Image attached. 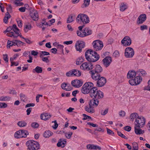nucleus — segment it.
Here are the masks:
<instances>
[{
    "instance_id": "nucleus-45",
    "label": "nucleus",
    "mask_w": 150,
    "mask_h": 150,
    "mask_svg": "<svg viewBox=\"0 0 150 150\" xmlns=\"http://www.w3.org/2000/svg\"><path fill=\"white\" fill-rule=\"evenodd\" d=\"M20 130L16 132L14 134V137L16 138H21V133Z\"/></svg>"
},
{
    "instance_id": "nucleus-55",
    "label": "nucleus",
    "mask_w": 150,
    "mask_h": 150,
    "mask_svg": "<svg viewBox=\"0 0 150 150\" xmlns=\"http://www.w3.org/2000/svg\"><path fill=\"white\" fill-rule=\"evenodd\" d=\"M20 37L21 38L24 39L25 40V41L26 42V43H28V44H30L31 43V42L30 40L29 39H26V38H24L22 36V35H20Z\"/></svg>"
},
{
    "instance_id": "nucleus-64",
    "label": "nucleus",
    "mask_w": 150,
    "mask_h": 150,
    "mask_svg": "<svg viewBox=\"0 0 150 150\" xmlns=\"http://www.w3.org/2000/svg\"><path fill=\"white\" fill-rule=\"evenodd\" d=\"M131 129V127L129 126H126L124 127V129L126 131L129 132L130 131Z\"/></svg>"
},
{
    "instance_id": "nucleus-62",
    "label": "nucleus",
    "mask_w": 150,
    "mask_h": 150,
    "mask_svg": "<svg viewBox=\"0 0 150 150\" xmlns=\"http://www.w3.org/2000/svg\"><path fill=\"white\" fill-rule=\"evenodd\" d=\"M119 114L120 116L123 117L125 116L126 113L124 111L121 110L119 112Z\"/></svg>"
},
{
    "instance_id": "nucleus-27",
    "label": "nucleus",
    "mask_w": 150,
    "mask_h": 150,
    "mask_svg": "<svg viewBox=\"0 0 150 150\" xmlns=\"http://www.w3.org/2000/svg\"><path fill=\"white\" fill-rule=\"evenodd\" d=\"M12 27V30L14 31L15 34L17 35V36H20V35H21L19 34L20 33L19 30L17 28L16 25L13 24Z\"/></svg>"
},
{
    "instance_id": "nucleus-56",
    "label": "nucleus",
    "mask_w": 150,
    "mask_h": 150,
    "mask_svg": "<svg viewBox=\"0 0 150 150\" xmlns=\"http://www.w3.org/2000/svg\"><path fill=\"white\" fill-rule=\"evenodd\" d=\"M108 109L107 108L104 111L101 110L100 112V114L103 115H104L108 112Z\"/></svg>"
},
{
    "instance_id": "nucleus-43",
    "label": "nucleus",
    "mask_w": 150,
    "mask_h": 150,
    "mask_svg": "<svg viewBox=\"0 0 150 150\" xmlns=\"http://www.w3.org/2000/svg\"><path fill=\"white\" fill-rule=\"evenodd\" d=\"M74 20V18H73V17L71 15H70L69 16L68 18H67V23H70L73 22Z\"/></svg>"
},
{
    "instance_id": "nucleus-14",
    "label": "nucleus",
    "mask_w": 150,
    "mask_h": 150,
    "mask_svg": "<svg viewBox=\"0 0 150 150\" xmlns=\"http://www.w3.org/2000/svg\"><path fill=\"white\" fill-rule=\"evenodd\" d=\"M106 82V79L103 77H101L97 80L96 82V85L98 87H101L103 86Z\"/></svg>"
},
{
    "instance_id": "nucleus-18",
    "label": "nucleus",
    "mask_w": 150,
    "mask_h": 150,
    "mask_svg": "<svg viewBox=\"0 0 150 150\" xmlns=\"http://www.w3.org/2000/svg\"><path fill=\"white\" fill-rule=\"evenodd\" d=\"M146 15L143 14L141 15L138 18L137 23L138 24L142 23L146 19Z\"/></svg>"
},
{
    "instance_id": "nucleus-37",
    "label": "nucleus",
    "mask_w": 150,
    "mask_h": 150,
    "mask_svg": "<svg viewBox=\"0 0 150 150\" xmlns=\"http://www.w3.org/2000/svg\"><path fill=\"white\" fill-rule=\"evenodd\" d=\"M139 117L137 113H132L130 116V117L132 121H133L134 119L135 120L136 118Z\"/></svg>"
},
{
    "instance_id": "nucleus-19",
    "label": "nucleus",
    "mask_w": 150,
    "mask_h": 150,
    "mask_svg": "<svg viewBox=\"0 0 150 150\" xmlns=\"http://www.w3.org/2000/svg\"><path fill=\"white\" fill-rule=\"evenodd\" d=\"M86 148L90 150H100L101 148L98 145H96L94 144H88L86 146Z\"/></svg>"
},
{
    "instance_id": "nucleus-32",
    "label": "nucleus",
    "mask_w": 150,
    "mask_h": 150,
    "mask_svg": "<svg viewBox=\"0 0 150 150\" xmlns=\"http://www.w3.org/2000/svg\"><path fill=\"white\" fill-rule=\"evenodd\" d=\"M11 16L9 13L7 12L5 14V16L4 18V22L6 23H7L8 22V20L10 18Z\"/></svg>"
},
{
    "instance_id": "nucleus-24",
    "label": "nucleus",
    "mask_w": 150,
    "mask_h": 150,
    "mask_svg": "<svg viewBox=\"0 0 150 150\" xmlns=\"http://www.w3.org/2000/svg\"><path fill=\"white\" fill-rule=\"evenodd\" d=\"M136 72L134 71H129L127 73V77L128 79H131L135 77Z\"/></svg>"
},
{
    "instance_id": "nucleus-54",
    "label": "nucleus",
    "mask_w": 150,
    "mask_h": 150,
    "mask_svg": "<svg viewBox=\"0 0 150 150\" xmlns=\"http://www.w3.org/2000/svg\"><path fill=\"white\" fill-rule=\"evenodd\" d=\"M13 1L14 4L16 5L17 6H21L23 5V2H18L14 1V0H13Z\"/></svg>"
},
{
    "instance_id": "nucleus-4",
    "label": "nucleus",
    "mask_w": 150,
    "mask_h": 150,
    "mask_svg": "<svg viewBox=\"0 0 150 150\" xmlns=\"http://www.w3.org/2000/svg\"><path fill=\"white\" fill-rule=\"evenodd\" d=\"M78 23H82L83 24H86L90 22L88 16L85 14L80 13L78 15L76 18Z\"/></svg>"
},
{
    "instance_id": "nucleus-60",
    "label": "nucleus",
    "mask_w": 150,
    "mask_h": 150,
    "mask_svg": "<svg viewBox=\"0 0 150 150\" xmlns=\"http://www.w3.org/2000/svg\"><path fill=\"white\" fill-rule=\"evenodd\" d=\"M31 127L33 128H36L38 127V123L37 122H33L31 125Z\"/></svg>"
},
{
    "instance_id": "nucleus-8",
    "label": "nucleus",
    "mask_w": 150,
    "mask_h": 150,
    "mask_svg": "<svg viewBox=\"0 0 150 150\" xmlns=\"http://www.w3.org/2000/svg\"><path fill=\"white\" fill-rule=\"evenodd\" d=\"M142 80V78L140 76H137L134 79L130 80L129 82V83L132 86L137 85L139 84Z\"/></svg>"
},
{
    "instance_id": "nucleus-22",
    "label": "nucleus",
    "mask_w": 150,
    "mask_h": 150,
    "mask_svg": "<svg viewBox=\"0 0 150 150\" xmlns=\"http://www.w3.org/2000/svg\"><path fill=\"white\" fill-rule=\"evenodd\" d=\"M31 18L33 20L35 21L38 20V12L36 11H33L30 14Z\"/></svg>"
},
{
    "instance_id": "nucleus-63",
    "label": "nucleus",
    "mask_w": 150,
    "mask_h": 150,
    "mask_svg": "<svg viewBox=\"0 0 150 150\" xmlns=\"http://www.w3.org/2000/svg\"><path fill=\"white\" fill-rule=\"evenodd\" d=\"M17 22L18 26L20 28L22 27L23 25L22 21L21 20L17 21Z\"/></svg>"
},
{
    "instance_id": "nucleus-12",
    "label": "nucleus",
    "mask_w": 150,
    "mask_h": 150,
    "mask_svg": "<svg viewBox=\"0 0 150 150\" xmlns=\"http://www.w3.org/2000/svg\"><path fill=\"white\" fill-rule=\"evenodd\" d=\"M121 43L124 46H129L131 44V40L129 37L125 36L121 41Z\"/></svg>"
},
{
    "instance_id": "nucleus-17",
    "label": "nucleus",
    "mask_w": 150,
    "mask_h": 150,
    "mask_svg": "<svg viewBox=\"0 0 150 150\" xmlns=\"http://www.w3.org/2000/svg\"><path fill=\"white\" fill-rule=\"evenodd\" d=\"M99 101L96 99L93 98V99L90 100L88 104L90 106H92L93 108L97 106L98 104Z\"/></svg>"
},
{
    "instance_id": "nucleus-41",
    "label": "nucleus",
    "mask_w": 150,
    "mask_h": 150,
    "mask_svg": "<svg viewBox=\"0 0 150 150\" xmlns=\"http://www.w3.org/2000/svg\"><path fill=\"white\" fill-rule=\"evenodd\" d=\"M90 0H84V3L82 5V8H86L89 4Z\"/></svg>"
},
{
    "instance_id": "nucleus-2",
    "label": "nucleus",
    "mask_w": 150,
    "mask_h": 150,
    "mask_svg": "<svg viewBox=\"0 0 150 150\" xmlns=\"http://www.w3.org/2000/svg\"><path fill=\"white\" fill-rule=\"evenodd\" d=\"M95 87H93V84L91 82H88L85 83L82 87L81 89V93L86 94L89 93L91 96V91L94 89Z\"/></svg>"
},
{
    "instance_id": "nucleus-35",
    "label": "nucleus",
    "mask_w": 150,
    "mask_h": 150,
    "mask_svg": "<svg viewBox=\"0 0 150 150\" xmlns=\"http://www.w3.org/2000/svg\"><path fill=\"white\" fill-rule=\"evenodd\" d=\"M6 35L8 37H13L14 38H16L18 36L13 32H8L7 33Z\"/></svg>"
},
{
    "instance_id": "nucleus-10",
    "label": "nucleus",
    "mask_w": 150,
    "mask_h": 150,
    "mask_svg": "<svg viewBox=\"0 0 150 150\" xmlns=\"http://www.w3.org/2000/svg\"><path fill=\"white\" fill-rule=\"evenodd\" d=\"M80 68L83 70L89 71L93 69V65L91 62H85L81 65Z\"/></svg>"
},
{
    "instance_id": "nucleus-39",
    "label": "nucleus",
    "mask_w": 150,
    "mask_h": 150,
    "mask_svg": "<svg viewBox=\"0 0 150 150\" xmlns=\"http://www.w3.org/2000/svg\"><path fill=\"white\" fill-rule=\"evenodd\" d=\"M11 98L8 96H2L0 97V100L2 101H6L9 100Z\"/></svg>"
},
{
    "instance_id": "nucleus-51",
    "label": "nucleus",
    "mask_w": 150,
    "mask_h": 150,
    "mask_svg": "<svg viewBox=\"0 0 150 150\" xmlns=\"http://www.w3.org/2000/svg\"><path fill=\"white\" fill-rule=\"evenodd\" d=\"M83 116L84 117L82 118V120H85L87 119H91V117L85 114H83Z\"/></svg>"
},
{
    "instance_id": "nucleus-59",
    "label": "nucleus",
    "mask_w": 150,
    "mask_h": 150,
    "mask_svg": "<svg viewBox=\"0 0 150 150\" xmlns=\"http://www.w3.org/2000/svg\"><path fill=\"white\" fill-rule=\"evenodd\" d=\"M20 96L21 100L24 102L25 101V95L23 93H21L20 95Z\"/></svg>"
},
{
    "instance_id": "nucleus-48",
    "label": "nucleus",
    "mask_w": 150,
    "mask_h": 150,
    "mask_svg": "<svg viewBox=\"0 0 150 150\" xmlns=\"http://www.w3.org/2000/svg\"><path fill=\"white\" fill-rule=\"evenodd\" d=\"M120 55L119 53L118 50H116L113 54V56L115 57H118Z\"/></svg>"
},
{
    "instance_id": "nucleus-26",
    "label": "nucleus",
    "mask_w": 150,
    "mask_h": 150,
    "mask_svg": "<svg viewBox=\"0 0 150 150\" xmlns=\"http://www.w3.org/2000/svg\"><path fill=\"white\" fill-rule=\"evenodd\" d=\"M84 109L86 111L90 113H94L95 112L93 108L89 105L85 106Z\"/></svg>"
},
{
    "instance_id": "nucleus-31",
    "label": "nucleus",
    "mask_w": 150,
    "mask_h": 150,
    "mask_svg": "<svg viewBox=\"0 0 150 150\" xmlns=\"http://www.w3.org/2000/svg\"><path fill=\"white\" fill-rule=\"evenodd\" d=\"M20 133H21V137H26L27 135L29 134L28 132L25 130H20Z\"/></svg>"
},
{
    "instance_id": "nucleus-47",
    "label": "nucleus",
    "mask_w": 150,
    "mask_h": 150,
    "mask_svg": "<svg viewBox=\"0 0 150 150\" xmlns=\"http://www.w3.org/2000/svg\"><path fill=\"white\" fill-rule=\"evenodd\" d=\"M73 133L72 132H70L68 133L64 132L65 136L68 139H70Z\"/></svg>"
},
{
    "instance_id": "nucleus-5",
    "label": "nucleus",
    "mask_w": 150,
    "mask_h": 150,
    "mask_svg": "<svg viewBox=\"0 0 150 150\" xmlns=\"http://www.w3.org/2000/svg\"><path fill=\"white\" fill-rule=\"evenodd\" d=\"M26 145L28 150H38V143L33 140H29L26 142Z\"/></svg>"
},
{
    "instance_id": "nucleus-11",
    "label": "nucleus",
    "mask_w": 150,
    "mask_h": 150,
    "mask_svg": "<svg viewBox=\"0 0 150 150\" xmlns=\"http://www.w3.org/2000/svg\"><path fill=\"white\" fill-rule=\"evenodd\" d=\"M93 47L96 51L101 50L103 47V42L99 40H96L93 42Z\"/></svg>"
},
{
    "instance_id": "nucleus-52",
    "label": "nucleus",
    "mask_w": 150,
    "mask_h": 150,
    "mask_svg": "<svg viewBox=\"0 0 150 150\" xmlns=\"http://www.w3.org/2000/svg\"><path fill=\"white\" fill-rule=\"evenodd\" d=\"M17 42L16 43V45L18 46H20L21 45H23L25 43L24 42H22L20 40H17Z\"/></svg>"
},
{
    "instance_id": "nucleus-57",
    "label": "nucleus",
    "mask_w": 150,
    "mask_h": 150,
    "mask_svg": "<svg viewBox=\"0 0 150 150\" xmlns=\"http://www.w3.org/2000/svg\"><path fill=\"white\" fill-rule=\"evenodd\" d=\"M107 131L108 134L112 135V136L114 135V132L112 131L110 129L107 128Z\"/></svg>"
},
{
    "instance_id": "nucleus-9",
    "label": "nucleus",
    "mask_w": 150,
    "mask_h": 150,
    "mask_svg": "<svg viewBox=\"0 0 150 150\" xmlns=\"http://www.w3.org/2000/svg\"><path fill=\"white\" fill-rule=\"evenodd\" d=\"M134 55L133 49L131 47H127L125 48V56L127 58H132Z\"/></svg>"
},
{
    "instance_id": "nucleus-33",
    "label": "nucleus",
    "mask_w": 150,
    "mask_h": 150,
    "mask_svg": "<svg viewBox=\"0 0 150 150\" xmlns=\"http://www.w3.org/2000/svg\"><path fill=\"white\" fill-rule=\"evenodd\" d=\"M52 132L50 131H46L44 133V136L45 138H49L52 136Z\"/></svg>"
},
{
    "instance_id": "nucleus-30",
    "label": "nucleus",
    "mask_w": 150,
    "mask_h": 150,
    "mask_svg": "<svg viewBox=\"0 0 150 150\" xmlns=\"http://www.w3.org/2000/svg\"><path fill=\"white\" fill-rule=\"evenodd\" d=\"M83 30L85 36L89 35L92 33V30L89 28H86Z\"/></svg>"
},
{
    "instance_id": "nucleus-40",
    "label": "nucleus",
    "mask_w": 150,
    "mask_h": 150,
    "mask_svg": "<svg viewBox=\"0 0 150 150\" xmlns=\"http://www.w3.org/2000/svg\"><path fill=\"white\" fill-rule=\"evenodd\" d=\"M76 33L78 36L81 37H83L85 36L84 30L81 31L77 30L76 32Z\"/></svg>"
},
{
    "instance_id": "nucleus-61",
    "label": "nucleus",
    "mask_w": 150,
    "mask_h": 150,
    "mask_svg": "<svg viewBox=\"0 0 150 150\" xmlns=\"http://www.w3.org/2000/svg\"><path fill=\"white\" fill-rule=\"evenodd\" d=\"M13 44L12 41L8 40L7 43V47L8 48V47L9 48H10V47L13 46Z\"/></svg>"
},
{
    "instance_id": "nucleus-46",
    "label": "nucleus",
    "mask_w": 150,
    "mask_h": 150,
    "mask_svg": "<svg viewBox=\"0 0 150 150\" xmlns=\"http://www.w3.org/2000/svg\"><path fill=\"white\" fill-rule=\"evenodd\" d=\"M74 74L73 69L67 72L66 75L69 77L74 76Z\"/></svg>"
},
{
    "instance_id": "nucleus-44",
    "label": "nucleus",
    "mask_w": 150,
    "mask_h": 150,
    "mask_svg": "<svg viewBox=\"0 0 150 150\" xmlns=\"http://www.w3.org/2000/svg\"><path fill=\"white\" fill-rule=\"evenodd\" d=\"M139 72L143 76H145L147 74L145 70L141 69H139L137 71V73Z\"/></svg>"
},
{
    "instance_id": "nucleus-23",
    "label": "nucleus",
    "mask_w": 150,
    "mask_h": 150,
    "mask_svg": "<svg viewBox=\"0 0 150 150\" xmlns=\"http://www.w3.org/2000/svg\"><path fill=\"white\" fill-rule=\"evenodd\" d=\"M103 70L101 67L100 65L98 64L96 66L94 69L91 71L96 72L97 73H100Z\"/></svg>"
},
{
    "instance_id": "nucleus-15",
    "label": "nucleus",
    "mask_w": 150,
    "mask_h": 150,
    "mask_svg": "<svg viewBox=\"0 0 150 150\" xmlns=\"http://www.w3.org/2000/svg\"><path fill=\"white\" fill-rule=\"evenodd\" d=\"M103 64L106 67H108L112 62V59L110 57H107L103 60Z\"/></svg>"
},
{
    "instance_id": "nucleus-7",
    "label": "nucleus",
    "mask_w": 150,
    "mask_h": 150,
    "mask_svg": "<svg viewBox=\"0 0 150 150\" xmlns=\"http://www.w3.org/2000/svg\"><path fill=\"white\" fill-rule=\"evenodd\" d=\"M50 55V53L46 51H40L39 52L40 57L43 62L46 63L49 62L50 60L48 59V58L49 57H45V56Z\"/></svg>"
},
{
    "instance_id": "nucleus-34",
    "label": "nucleus",
    "mask_w": 150,
    "mask_h": 150,
    "mask_svg": "<svg viewBox=\"0 0 150 150\" xmlns=\"http://www.w3.org/2000/svg\"><path fill=\"white\" fill-rule=\"evenodd\" d=\"M66 142L65 141H64L63 142L62 140H61V139L59 140V141L57 144V146L58 147H63L65 146V144H66Z\"/></svg>"
},
{
    "instance_id": "nucleus-53",
    "label": "nucleus",
    "mask_w": 150,
    "mask_h": 150,
    "mask_svg": "<svg viewBox=\"0 0 150 150\" xmlns=\"http://www.w3.org/2000/svg\"><path fill=\"white\" fill-rule=\"evenodd\" d=\"M57 48L59 49L60 50L61 52H63V47L64 46L63 45H57Z\"/></svg>"
},
{
    "instance_id": "nucleus-1",
    "label": "nucleus",
    "mask_w": 150,
    "mask_h": 150,
    "mask_svg": "<svg viewBox=\"0 0 150 150\" xmlns=\"http://www.w3.org/2000/svg\"><path fill=\"white\" fill-rule=\"evenodd\" d=\"M86 58L90 62H95L97 61L100 58V56L97 52L92 50H88L85 53Z\"/></svg>"
},
{
    "instance_id": "nucleus-25",
    "label": "nucleus",
    "mask_w": 150,
    "mask_h": 150,
    "mask_svg": "<svg viewBox=\"0 0 150 150\" xmlns=\"http://www.w3.org/2000/svg\"><path fill=\"white\" fill-rule=\"evenodd\" d=\"M51 116L50 113H43L41 114L40 118L42 120H46L50 118Z\"/></svg>"
},
{
    "instance_id": "nucleus-20",
    "label": "nucleus",
    "mask_w": 150,
    "mask_h": 150,
    "mask_svg": "<svg viewBox=\"0 0 150 150\" xmlns=\"http://www.w3.org/2000/svg\"><path fill=\"white\" fill-rule=\"evenodd\" d=\"M61 87L66 91H70L72 89V88L69 83H63L61 84Z\"/></svg>"
},
{
    "instance_id": "nucleus-50",
    "label": "nucleus",
    "mask_w": 150,
    "mask_h": 150,
    "mask_svg": "<svg viewBox=\"0 0 150 150\" xmlns=\"http://www.w3.org/2000/svg\"><path fill=\"white\" fill-rule=\"evenodd\" d=\"M148 85L144 87V90L150 91V79L148 81Z\"/></svg>"
},
{
    "instance_id": "nucleus-38",
    "label": "nucleus",
    "mask_w": 150,
    "mask_h": 150,
    "mask_svg": "<svg viewBox=\"0 0 150 150\" xmlns=\"http://www.w3.org/2000/svg\"><path fill=\"white\" fill-rule=\"evenodd\" d=\"M17 125L20 127H23L27 125V123L24 121H20L18 122Z\"/></svg>"
},
{
    "instance_id": "nucleus-58",
    "label": "nucleus",
    "mask_w": 150,
    "mask_h": 150,
    "mask_svg": "<svg viewBox=\"0 0 150 150\" xmlns=\"http://www.w3.org/2000/svg\"><path fill=\"white\" fill-rule=\"evenodd\" d=\"M3 58L4 60L6 62L8 61V57L7 54H5L3 55Z\"/></svg>"
},
{
    "instance_id": "nucleus-16",
    "label": "nucleus",
    "mask_w": 150,
    "mask_h": 150,
    "mask_svg": "<svg viewBox=\"0 0 150 150\" xmlns=\"http://www.w3.org/2000/svg\"><path fill=\"white\" fill-rule=\"evenodd\" d=\"M71 84L75 87L79 88L82 85L83 81L81 80H75L71 81Z\"/></svg>"
},
{
    "instance_id": "nucleus-3",
    "label": "nucleus",
    "mask_w": 150,
    "mask_h": 150,
    "mask_svg": "<svg viewBox=\"0 0 150 150\" xmlns=\"http://www.w3.org/2000/svg\"><path fill=\"white\" fill-rule=\"evenodd\" d=\"M91 97L95 99H102L103 98L104 93L100 90H98L96 88H94L91 94Z\"/></svg>"
},
{
    "instance_id": "nucleus-36",
    "label": "nucleus",
    "mask_w": 150,
    "mask_h": 150,
    "mask_svg": "<svg viewBox=\"0 0 150 150\" xmlns=\"http://www.w3.org/2000/svg\"><path fill=\"white\" fill-rule=\"evenodd\" d=\"M31 28V25L29 23L28 25H24V30L25 33H26L30 30Z\"/></svg>"
},
{
    "instance_id": "nucleus-49",
    "label": "nucleus",
    "mask_w": 150,
    "mask_h": 150,
    "mask_svg": "<svg viewBox=\"0 0 150 150\" xmlns=\"http://www.w3.org/2000/svg\"><path fill=\"white\" fill-rule=\"evenodd\" d=\"M117 133L118 135L121 137L125 139H127V138L126 137V136L123 134H122L121 132H120L118 131L117 132Z\"/></svg>"
},
{
    "instance_id": "nucleus-6",
    "label": "nucleus",
    "mask_w": 150,
    "mask_h": 150,
    "mask_svg": "<svg viewBox=\"0 0 150 150\" xmlns=\"http://www.w3.org/2000/svg\"><path fill=\"white\" fill-rule=\"evenodd\" d=\"M145 119L142 116H139L136 118L134 123L135 126L137 127H142L145 125Z\"/></svg>"
},
{
    "instance_id": "nucleus-42",
    "label": "nucleus",
    "mask_w": 150,
    "mask_h": 150,
    "mask_svg": "<svg viewBox=\"0 0 150 150\" xmlns=\"http://www.w3.org/2000/svg\"><path fill=\"white\" fill-rule=\"evenodd\" d=\"M74 76H79L81 75V72L76 69H73Z\"/></svg>"
},
{
    "instance_id": "nucleus-13",
    "label": "nucleus",
    "mask_w": 150,
    "mask_h": 150,
    "mask_svg": "<svg viewBox=\"0 0 150 150\" xmlns=\"http://www.w3.org/2000/svg\"><path fill=\"white\" fill-rule=\"evenodd\" d=\"M85 46V44L83 41L77 42L75 45L76 50L81 52L82 51V49Z\"/></svg>"
},
{
    "instance_id": "nucleus-28",
    "label": "nucleus",
    "mask_w": 150,
    "mask_h": 150,
    "mask_svg": "<svg viewBox=\"0 0 150 150\" xmlns=\"http://www.w3.org/2000/svg\"><path fill=\"white\" fill-rule=\"evenodd\" d=\"M128 6L126 4L124 3H121L120 6V11H123L127 8Z\"/></svg>"
},
{
    "instance_id": "nucleus-21",
    "label": "nucleus",
    "mask_w": 150,
    "mask_h": 150,
    "mask_svg": "<svg viewBox=\"0 0 150 150\" xmlns=\"http://www.w3.org/2000/svg\"><path fill=\"white\" fill-rule=\"evenodd\" d=\"M90 72L91 74V76L92 79L95 80H98L101 77L99 73L94 72L91 71Z\"/></svg>"
},
{
    "instance_id": "nucleus-29",
    "label": "nucleus",
    "mask_w": 150,
    "mask_h": 150,
    "mask_svg": "<svg viewBox=\"0 0 150 150\" xmlns=\"http://www.w3.org/2000/svg\"><path fill=\"white\" fill-rule=\"evenodd\" d=\"M137 127L135 126L134 127L135 132L137 135H140L141 134H143L144 132V130H142L139 128H137Z\"/></svg>"
}]
</instances>
